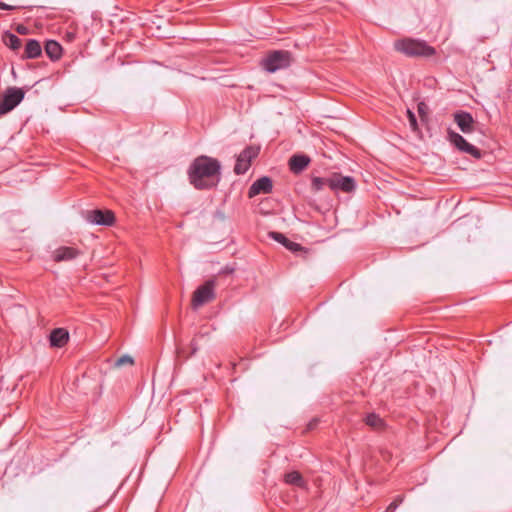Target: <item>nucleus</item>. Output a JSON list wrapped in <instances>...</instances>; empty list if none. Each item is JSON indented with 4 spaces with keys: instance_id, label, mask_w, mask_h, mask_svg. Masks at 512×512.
Here are the masks:
<instances>
[{
    "instance_id": "7ed1b4c3",
    "label": "nucleus",
    "mask_w": 512,
    "mask_h": 512,
    "mask_svg": "<svg viewBox=\"0 0 512 512\" xmlns=\"http://www.w3.org/2000/svg\"><path fill=\"white\" fill-rule=\"evenodd\" d=\"M291 53L287 50H275L269 53L261 62L264 70L274 73L278 70L288 68L291 65Z\"/></svg>"
},
{
    "instance_id": "6ab92c4d",
    "label": "nucleus",
    "mask_w": 512,
    "mask_h": 512,
    "mask_svg": "<svg viewBox=\"0 0 512 512\" xmlns=\"http://www.w3.org/2000/svg\"><path fill=\"white\" fill-rule=\"evenodd\" d=\"M448 140L451 144H453L458 150H461L463 145L467 142L463 136L459 133L454 132L452 130L448 131Z\"/></svg>"
},
{
    "instance_id": "aec40b11",
    "label": "nucleus",
    "mask_w": 512,
    "mask_h": 512,
    "mask_svg": "<svg viewBox=\"0 0 512 512\" xmlns=\"http://www.w3.org/2000/svg\"><path fill=\"white\" fill-rule=\"evenodd\" d=\"M329 178L314 177L311 182V187L315 192L322 190L325 186L329 187Z\"/></svg>"
},
{
    "instance_id": "423d86ee",
    "label": "nucleus",
    "mask_w": 512,
    "mask_h": 512,
    "mask_svg": "<svg viewBox=\"0 0 512 512\" xmlns=\"http://www.w3.org/2000/svg\"><path fill=\"white\" fill-rule=\"evenodd\" d=\"M260 148L257 146H248L246 147L236 159V164L234 166V172L237 175L245 174L250 168L251 161L256 158L259 154Z\"/></svg>"
},
{
    "instance_id": "bb28decb",
    "label": "nucleus",
    "mask_w": 512,
    "mask_h": 512,
    "mask_svg": "<svg viewBox=\"0 0 512 512\" xmlns=\"http://www.w3.org/2000/svg\"><path fill=\"white\" fill-rule=\"evenodd\" d=\"M18 8H19L18 6L9 5V4H6V3L0 1V9H2V10L12 11V10H16Z\"/></svg>"
},
{
    "instance_id": "c85d7f7f",
    "label": "nucleus",
    "mask_w": 512,
    "mask_h": 512,
    "mask_svg": "<svg viewBox=\"0 0 512 512\" xmlns=\"http://www.w3.org/2000/svg\"><path fill=\"white\" fill-rule=\"evenodd\" d=\"M190 346H191V353H190V356H191V355H194L198 350V344L195 339H193L191 341Z\"/></svg>"
},
{
    "instance_id": "9b49d317",
    "label": "nucleus",
    "mask_w": 512,
    "mask_h": 512,
    "mask_svg": "<svg viewBox=\"0 0 512 512\" xmlns=\"http://www.w3.org/2000/svg\"><path fill=\"white\" fill-rule=\"evenodd\" d=\"M454 121L463 133L469 134L474 131L475 121L469 112H466V111L456 112L454 114Z\"/></svg>"
},
{
    "instance_id": "412c9836",
    "label": "nucleus",
    "mask_w": 512,
    "mask_h": 512,
    "mask_svg": "<svg viewBox=\"0 0 512 512\" xmlns=\"http://www.w3.org/2000/svg\"><path fill=\"white\" fill-rule=\"evenodd\" d=\"M460 151L464 152V153H467V154L473 156L476 159H479L482 156L481 151L477 147H475L474 145H472V144H470L468 142H466L463 145V147H462V149Z\"/></svg>"
},
{
    "instance_id": "20e7f679",
    "label": "nucleus",
    "mask_w": 512,
    "mask_h": 512,
    "mask_svg": "<svg viewBox=\"0 0 512 512\" xmlns=\"http://www.w3.org/2000/svg\"><path fill=\"white\" fill-rule=\"evenodd\" d=\"M215 284V279H209L194 291L192 297L193 309H198L215 298Z\"/></svg>"
},
{
    "instance_id": "2eb2a0df",
    "label": "nucleus",
    "mask_w": 512,
    "mask_h": 512,
    "mask_svg": "<svg viewBox=\"0 0 512 512\" xmlns=\"http://www.w3.org/2000/svg\"><path fill=\"white\" fill-rule=\"evenodd\" d=\"M45 52L52 61H56L62 55V47L57 41L48 40L45 44Z\"/></svg>"
},
{
    "instance_id": "0eeeda50",
    "label": "nucleus",
    "mask_w": 512,
    "mask_h": 512,
    "mask_svg": "<svg viewBox=\"0 0 512 512\" xmlns=\"http://www.w3.org/2000/svg\"><path fill=\"white\" fill-rule=\"evenodd\" d=\"M84 217L88 223L101 226H111L115 221L114 213L110 210H88Z\"/></svg>"
},
{
    "instance_id": "dca6fc26",
    "label": "nucleus",
    "mask_w": 512,
    "mask_h": 512,
    "mask_svg": "<svg viewBox=\"0 0 512 512\" xmlns=\"http://www.w3.org/2000/svg\"><path fill=\"white\" fill-rule=\"evenodd\" d=\"M3 42L7 47H9L12 50H17L22 45L21 39L15 34L11 33L10 31H6L4 33Z\"/></svg>"
},
{
    "instance_id": "b1692460",
    "label": "nucleus",
    "mask_w": 512,
    "mask_h": 512,
    "mask_svg": "<svg viewBox=\"0 0 512 512\" xmlns=\"http://www.w3.org/2000/svg\"><path fill=\"white\" fill-rule=\"evenodd\" d=\"M403 501V498L401 496L397 497L393 502H391L387 507V512H394L398 505Z\"/></svg>"
},
{
    "instance_id": "f8f14e48",
    "label": "nucleus",
    "mask_w": 512,
    "mask_h": 512,
    "mask_svg": "<svg viewBox=\"0 0 512 512\" xmlns=\"http://www.w3.org/2000/svg\"><path fill=\"white\" fill-rule=\"evenodd\" d=\"M310 163V158L304 154H295L289 160L290 171L294 174L301 173Z\"/></svg>"
},
{
    "instance_id": "f257e3e1",
    "label": "nucleus",
    "mask_w": 512,
    "mask_h": 512,
    "mask_svg": "<svg viewBox=\"0 0 512 512\" xmlns=\"http://www.w3.org/2000/svg\"><path fill=\"white\" fill-rule=\"evenodd\" d=\"M189 183L197 190H211L221 180V163L218 159L200 155L188 167Z\"/></svg>"
},
{
    "instance_id": "4468645a",
    "label": "nucleus",
    "mask_w": 512,
    "mask_h": 512,
    "mask_svg": "<svg viewBox=\"0 0 512 512\" xmlns=\"http://www.w3.org/2000/svg\"><path fill=\"white\" fill-rule=\"evenodd\" d=\"M42 54L40 42L35 39H29L25 45L24 59H36Z\"/></svg>"
},
{
    "instance_id": "f03ea898",
    "label": "nucleus",
    "mask_w": 512,
    "mask_h": 512,
    "mask_svg": "<svg viewBox=\"0 0 512 512\" xmlns=\"http://www.w3.org/2000/svg\"><path fill=\"white\" fill-rule=\"evenodd\" d=\"M394 48L408 57H430L436 53L435 49L424 40L403 38L394 42Z\"/></svg>"
},
{
    "instance_id": "f3484780",
    "label": "nucleus",
    "mask_w": 512,
    "mask_h": 512,
    "mask_svg": "<svg viewBox=\"0 0 512 512\" xmlns=\"http://www.w3.org/2000/svg\"><path fill=\"white\" fill-rule=\"evenodd\" d=\"M366 425L370 426L373 429L380 430L384 428L385 423L384 420L375 413H370L365 418Z\"/></svg>"
},
{
    "instance_id": "6e6552de",
    "label": "nucleus",
    "mask_w": 512,
    "mask_h": 512,
    "mask_svg": "<svg viewBox=\"0 0 512 512\" xmlns=\"http://www.w3.org/2000/svg\"><path fill=\"white\" fill-rule=\"evenodd\" d=\"M329 188L334 191L341 190L350 193L356 188L355 179L351 176L335 174L330 177Z\"/></svg>"
},
{
    "instance_id": "39448f33",
    "label": "nucleus",
    "mask_w": 512,
    "mask_h": 512,
    "mask_svg": "<svg viewBox=\"0 0 512 512\" xmlns=\"http://www.w3.org/2000/svg\"><path fill=\"white\" fill-rule=\"evenodd\" d=\"M25 92L22 88H8L0 100V113L6 114L12 111L23 99Z\"/></svg>"
},
{
    "instance_id": "9d476101",
    "label": "nucleus",
    "mask_w": 512,
    "mask_h": 512,
    "mask_svg": "<svg viewBox=\"0 0 512 512\" xmlns=\"http://www.w3.org/2000/svg\"><path fill=\"white\" fill-rule=\"evenodd\" d=\"M81 253L76 247L60 246L52 252L51 258L55 262H66L77 258Z\"/></svg>"
},
{
    "instance_id": "1a4fd4ad",
    "label": "nucleus",
    "mask_w": 512,
    "mask_h": 512,
    "mask_svg": "<svg viewBox=\"0 0 512 512\" xmlns=\"http://www.w3.org/2000/svg\"><path fill=\"white\" fill-rule=\"evenodd\" d=\"M273 189V181L268 176H262L253 182L248 190V196L250 198L255 197L259 194H269Z\"/></svg>"
},
{
    "instance_id": "5701e85b",
    "label": "nucleus",
    "mask_w": 512,
    "mask_h": 512,
    "mask_svg": "<svg viewBox=\"0 0 512 512\" xmlns=\"http://www.w3.org/2000/svg\"><path fill=\"white\" fill-rule=\"evenodd\" d=\"M270 236L277 242L282 243L284 246L286 244H288V242H289V239L285 235H283L282 233H279V232H271Z\"/></svg>"
},
{
    "instance_id": "a878e982",
    "label": "nucleus",
    "mask_w": 512,
    "mask_h": 512,
    "mask_svg": "<svg viewBox=\"0 0 512 512\" xmlns=\"http://www.w3.org/2000/svg\"><path fill=\"white\" fill-rule=\"evenodd\" d=\"M285 247H287L289 250H292V251H298L301 249L300 244L292 242L290 240H289L288 244L285 245Z\"/></svg>"
},
{
    "instance_id": "a211bd4d",
    "label": "nucleus",
    "mask_w": 512,
    "mask_h": 512,
    "mask_svg": "<svg viewBox=\"0 0 512 512\" xmlns=\"http://www.w3.org/2000/svg\"><path fill=\"white\" fill-rule=\"evenodd\" d=\"M285 482L297 487H304L305 481L302 475L297 471L289 472L285 475Z\"/></svg>"
},
{
    "instance_id": "393cba45",
    "label": "nucleus",
    "mask_w": 512,
    "mask_h": 512,
    "mask_svg": "<svg viewBox=\"0 0 512 512\" xmlns=\"http://www.w3.org/2000/svg\"><path fill=\"white\" fill-rule=\"evenodd\" d=\"M408 112V118H409V123H410V126L413 130H415L417 128V119H416V116L413 112H411L410 110L407 111Z\"/></svg>"
},
{
    "instance_id": "ddd939ff",
    "label": "nucleus",
    "mask_w": 512,
    "mask_h": 512,
    "mask_svg": "<svg viewBox=\"0 0 512 512\" xmlns=\"http://www.w3.org/2000/svg\"><path fill=\"white\" fill-rule=\"evenodd\" d=\"M50 345L52 347H63L69 340V333L64 328L54 329L49 337Z\"/></svg>"
},
{
    "instance_id": "cd10ccee",
    "label": "nucleus",
    "mask_w": 512,
    "mask_h": 512,
    "mask_svg": "<svg viewBox=\"0 0 512 512\" xmlns=\"http://www.w3.org/2000/svg\"><path fill=\"white\" fill-rule=\"evenodd\" d=\"M16 31H17V33H19L21 35H25L28 32V28L26 26L22 25V24H19L16 27Z\"/></svg>"
},
{
    "instance_id": "4be33fe9",
    "label": "nucleus",
    "mask_w": 512,
    "mask_h": 512,
    "mask_svg": "<svg viewBox=\"0 0 512 512\" xmlns=\"http://www.w3.org/2000/svg\"><path fill=\"white\" fill-rule=\"evenodd\" d=\"M133 364H134V360L131 356L123 355L116 360L115 367H121L124 365H133Z\"/></svg>"
}]
</instances>
